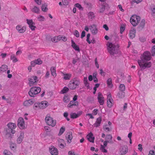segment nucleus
I'll list each match as a JSON object with an SVG mask.
<instances>
[{
  "mask_svg": "<svg viewBox=\"0 0 155 155\" xmlns=\"http://www.w3.org/2000/svg\"><path fill=\"white\" fill-rule=\"evenodd\" d=\"M69 155H76L74 151H69L68 152Z\"/></svg>",
  "mask_w": 155,
  "mask_h": 155,
  "instance_id": "nucleus-63",
  "label": "nucleus"
},
{
  "mask_svg": "<svg viewBox=\"0 0 155 155\" xmlns=\"http://www.w3.org/2000/svg\"><path fill=\"white\" fill-rule=\"evenodd\" d=\"M100 149L102 152L104 153L107 152V150L105 149V147L102 145H101Z\"/></svg>",
  "mask_w": 155,
  "mask_h": 155,
  "instance_id": "nucleus-44",
  "label": "nucleus"
},
{
  "mask_svg": "<svg viewBox=\"0 0 155 155\" xmlns=\"http://www.w3.org/2000/svg\"><path fill=\"white\" fill-rule=\"evenodd\" d=\"M30 9L31 11L33 12L36 14H38L39 13V8L36 6H34L33 7H31Z\"/></svg>",
  "mask_w": 155,
  "mask_h": 155,
  "instance_id": "nucleus-23",
  "label": "nucleus"
},
{
  "mask_svg": "<svg viewBox=\"0 0 155 155\" xmlns=\"http://www.w3.org/2000/svg\"><path fill=\"white\" fill-rule=\"evenodd\" d=\"M89 29L91 33L93 35H95L98 32V29L96 26L94 24L89 26Z\"/></svg>",
  "mask_w": 155,
  "mask_h": 155,
  "instance_id": "nucleus-8",
  "label": "nucleus"
},
{
  "mask_svg": "<svg viewBox=\"0 0 155 155\" xmlns=\"http://www.w3.org/2000/svg\"><path fill=\"white\" fill-rule=\"evenodd\" d=\"M74 36H75L77 38H78L79 37L80 35L78 31L75 30L74 32Z\"/></svg>",
  "mask_w": 155,
  "mask_h": 155,
  "instance_id": "nucleus-48",
  "label": "nucleus"
},
{
  "mask_svg": "<svg viewBox=\"0 0 155 155\" xmlns=\"http://www.w3.org/2000/svg\"><path fill=\"white\" fill-rule=\"evenodd\" d=\"M125 27L124 26H121L120 28V33L122 34L124 31L125 30Z\"/></svg>",
  "mask_w": 155,
  "mask_h": 155,
  "instance_id": "nucleus-54",
  "label": "nucleus"
},
{
  "mask_svg": "<svg viewBox=\"0 0 155 155\" xmlns=\"http://www.w3.org/2000/svg\"><path fill=\"white\" fill-rule=\"evenodd\" d=\"M78 101H71L68 105V107L69 108H71L73 106H78Z\"/></svg>",
  "mask_w": 155,
  "mask_h": 155,
  "instance_id": "nucleus-27",
  "label": "nucleus"
},
{
  "mask_svg": "<svg viewBox=\"0 0 155 155\" xmlns=\"http://www.w3.org/2000/svg\"><path fill=\"white\" fill-rule=\"evenodd\" d=\"M37 78L36 76H33L29 79V84L30 86L33 85L34 84L38 81Z\"/></svg>",
  "mask_w": 155,
  "mask_h": 155,
  "instance_id": "nucleus-12",
  "label": "nucleus"
},
{
  "mask_svg": "<svg viewBox=\"0 0 155 155\" xmlns=\"http://www.w3.org/2000/svg\"><path fill=\"white\" fill-rule=\"evenodd\" d=\"M8 69V67L7 65L4 64L2 65L0 68V72L3 73L5 72Z\"/></svg>",
  "mask_w": 155,
  "mask_h": 155,
  "instance_id": "nucleus-25",
  "label": "nucleus"
},
{
  "mask_svg": "<svg viewBox=\"0 0 155 155\" xmlns=\"http://www.w3.org/2000/svg\"><path fill=\"white\" fill-rule=\"evenodd\" d=\"M119 90L121 91H125V85L123 84H121L119 86Z\"/></svg>",
  "mask_w": 155,
  "mask_h": 155,
  "instance_id": "nucleus-40",
  "label": "nucleus"
},
{
  "mask_svg": "<svg viewBox=\"0 0 155 155\" xmlns=\"http://www.w3.org/2000/svg\"><path fill=\"white\" fill-rule=\"evenodd\" d=\"M128 151V149L126 145H124L121 147L120 152L121 155H123L127 153Z\"/></svg>",
  "mask_w": 155,
  "mask_h": 155,
  "instance_id": "nucleus-15",
  "label": "nucleus"
},
{
  "mask_svg": "<svg viewBox=\"0 0 155 155\" xmlns=\"http://www.w3.org/2000/svg\"><path fill=\"white\" fill-rule=\"evenodd\" d=\"M24 133L23 132H20V135L18 137L17 139V143L18 144L21 143L22 141L23 140L24 138Z\"/></svg>",
  "mask_w": 155,
  "mask_h": 155,
  "instance_id": "nucleus-13",
  "label": "nucleus"
},
{
  "mask_svg": "<svg viewBox=\"0 0 155 155\" xmlns=\"http://www.w3.org/2000/svg\"><path fill=\"white\" fill-rule=\"evenodd\" d=\"M71 46L72 48L76 51L78 52L80 51V49L79 46L76 45L73 40L71 41Z\"/></svg>",
  "mask_w": 155,
  "mask_h": 155,
  "instance_id": "nucleus-24",
  "label": "nucleus"
},
{
  "mask_svg": "<svg viewBox=\"0 0 155 155\" xmlns=\"http://www.w3.org/2000/svg\"><path fill=\"white\" fill-rule=\"evenodd\" d=\"M87 138L88 140L91 142H94V137L92 133H90L87 136Z\"/></svg>",
  "mask_w": 155,
  "mask_h": 155,
  "instance_id": "nucleus-20",
  "label": "nucleus"
},
{
  "mask_svg": "<svg viewBox=\"0 0 155 155\" xmlns=\"http://www.w3.org/2000/svg\"><path fill=\"white\" fill-rule=\"evenodd\" d=\"M75 6L78 8L79 9L81 10H83V7H82L81 6L79 3H76L75 5Z\"/></svg>",
  "mask_w": 155,
  "mask_h": 155,
  "instance_id": "nucleus-46",
  "label": "nucleus"
},
{
  "mask_svg": "<svg viewBox=\"0 0 155 155\" xmlns=\"http://www.w3.org/2000/svg\"><path fill=\"white\" fill-rule=\"evenodd\" d=\"M113 100H109L107 101V106L109 107H111L113 105Z\"/></svg>",
  "mask_w": 155,
  "mask_h": 155,
  "instance_id": "nucleus-36",
  "label": "nucleus"
},
{
  "mask_svg": "<svg viewBox=\"0 0 155 155\" xmlns=\"http://www.w3.org/2000/svg\"><path fill=\"white\" fill-rule=\"evenodd\" d=\"M101 121V118H97L96 122L94 124V126L95 127H97L100 125Z\"/></svg>",
  "mask_w": 155,
  "mask_h": 155,
  "instance_id": "nucleus-29",
  "label": "nucleus"
},
{
  "mask_svg": "<svg viewBox=\"0 0 155 155\" xmlns=\"http://www.w3.org/2000/svg\"><path fill=\"white\" fill-rule=\"evenodd\" d=\"M47 6V5L45 4H42L41 7L42 10L43 12H47L48 10Z\"/></svg>",
  "mask_w": 155,
  "mask_h": 155,
  "instance_id": "nucleus-35",
  "label": "nucleus"
},
{
  "mask_svg": "<svg viewBox=\"0 0 155 155\" xmlns=\"http://www.w3.org/2000/svg\"><path fill=\"white\" fill-rule=\"evenodd\" d=\"M16 29L20 33H24L26 30L25 27L23 26L22 27L20 25H18L16 27Z\"/></svg>",
  "mask_w": 155,
  "mask_h": 155,
  "instance_id": "nucleus-17",
  "label": "nucleus"
},
{
  "mask_svg": "<svg viewBox=\"0 0 155 155\" xmlns=\"http://www.w3.org/2000/svg\"><path fill=\"white\" fill-rule=\"evenodd\" d=\"M51 71L52 75L54 77H55L56 76L55 68L54 67H51Z\"/></svg>",
  "mask_w": 155,
  "mask_h": 155,
  "instance_id": "nucleus-32",
  "label": "nucleus"
},
{
  "mask_svg": "<svg viewBox=\"0 0 155 155\" xmlns=\"http://www.w3.org/2000/svg\"><path fill=\"white\" fill-rule=\"evenodd\" d=\"M97 99L100 105H103L104 104V98L102 94L99 92L97 96Z\"/></svg>",
  "mask_w": 155,
  "mask_h": 155,
  "instance_id": "nucleus-10",
  "label": "nucleus"
},
{
  "mask_svg": "<svg viewBox=\"0 0 155 155\" xmlns=\"http://www.w3.org/2000/svg\"><path fill=\"white\" fill-rule=\"evenodd\" d=\"M35 2L39 5H40L41 4V0H35Z\"/></svg>",
  "mask_w": 155,
  "mask_h": 155,
  "instance_id": "nucleus-61",
  "label": "nucleus"
},
{
  "mask_svg": "<svg viewBox=\"0 0 155 155\" xmlns=\"http://www.w3.org/2000/svg\"><path fill=\"white\" fill-rule=\"evenodd\" d=\"M82 112L80 111L77 114L76 113H71L70 114V117L71 118L74 119L78 117L82 114Z\"/></svg>",
  "mask_w": 155,
  "mask_h": 155,
  "instance_id": "nucleus-21",
  "label": "nucleus"
},
{
  "mask_svg": "<svg viewBox=\"0 0 155 155\" xmlns=\"http://www.w3.org/2000/svg\"><path fill=\"white\" fill-rule=\"evenodd\" d=\"M51 41L52 42H56L58 41L57 36L54 37L51 39Z\"/></svg>",
  "mask_w": 155,
  "mask_h": 155,
  "instance_id": "nucleus-51",
  "label": "nucleus"
},
{
  "mask_svg": "<svg viewBox=\"0 0 155 155\" xmlns=\"http://www.w3.org/2000/svg\"><path fill=\"white\" fill-rule=\"evenodd\" d=\"M11 59L12 61L14 63H15L18 61L16 57L14 55H11Z\"/></svg>",
  "mask_w": 155,
  "mask_h": 155,
  "instance_id": "nucleus-38",
  "label": "nucleus"
},
{
  "mask_svg": "<svg viewBox=\"0 0 155 155\" xmlns=\"http://www.w3.org/2000/svg\"><path fill=\"white\" fill-rule=\"evenodd\" d=\"M113 100L111 97V95L110 94H109L107 96V100Z\"/></svg>",
  "mask_w": 155,
  "mask_h": 155,
  "instance_id": "nucleus-62",
  "label": "nucleus"
},
{
  "mask_svg": "<svg viewBox=\"0 0 155 155\" xmlns=\"http://www.w3.org/2000/svg\"><path fill=\"white\" fill-rule=\"evenodd\" d=\"M105 9V7L104 5H102L101 7L100 8L99 11L100 13H103Z\"/></svg>",
  "mask_w": 155,
  "mask_h": 155,
  "instance_id": "nucleus-45",
  "label": "nucleus"
},
{
  "mask_svg": "<svg viewBox=\"0 0 155 155\" xmlns=\"http://www.w3.org/2000/svg\"><path fill=\"white\" fill-rule=\"evenodd\" d=\"M7 126L8 128L10 129H15L16 127V124L13 123H8Z\"/></svg>",
  "mask_w": 155,
  "mask_h": 155,
  "instance_id": "nucleus-26",
  "label": "nucleus"
},
{
  "mask_svg": "<svg viewBox=\"0 0 155 155\" xmlns=\"http://www.w3.org/2000/svg\"><path fill=\"white\" fill-rule=\"evenodd\" d=\"M151 54L148 51H145L141 58V60H138V62L142 69H144L147 68H149L151 66L150 62H147L151 59Z\"/></svg>",
  "mask_w": 155,
  "mask_h": 155,
  "instance_id": "nucleus-1",
  "label": "nucleus"
},
{
  "mask_svg": "<svg viewBox=\"0 0 155 155\" xmlns=\"http://www.w3.org/2000/svg\"><path fill=\"white\" fill-rule=\"evenodd\" d=\"M10 147L11 150H15L16 149V144L15 143L10 142Z\"/></svg>",
  "mask_w": 155,
  "mask_h": 155,
  "instance_id": "nucleus-31",
  "label": "nucleus"
},
{
  "mask_svg": "<svg viewBox=\"0 0 155 155\" xmlns=\"http://www.w3.org/2000/svg\"><path fill=\"white\" fill-rule=\"evenodd\" d=\"M124 93L123 92H120L117 94V97L120 98H123L124 97Z\"/></svg>",
  "mask_w": 155,
  "mask_h": 155,
  "instance_id": "nucleus-41",
  "label": "nucleus"
},
{
  "mask_svg": "<svg viewBox=\"0 0 155 155\" xmlns=\"http://www.w3.org/2000/svg\"><path fill=\"white\" fill-rule=\"evenodd\" d=\"M18 127L21 129L25 128V122L24 119L21 117H20L18 121Z\"/></svg>",
  "mask_w": 155,
  "mask_h": 155,
  "instance_id": "nucleus-7",
  "label": "nucleus"
},
{
  "mask_svg": "<svg viewBox=\"0 0 155 155\" xmlns=\"http://www.w3.org/2000/svg\"><path fill=\"white\" fill-rule=\"evenodd\" d=\"M35 61L36 64H41L42 63V61L40 59L35 60Z\"/></svg>",
  "mask_w": 155,
  "mask_h": 155,
  "instance_id": "nucleus-47",
  "label": "nucleus"
},
{
  "mask_svg": "<svg viewBox=\"0 0 155 155\" xmlns=\"http://www.w3.org/2000/svg\"><path fill=\"white\" fill-rule=\"evenodd\" d=\"M140 20V18L139 16L136 15L132 16L130 19V21L131 24L134 26H136L139 23Z\"/></svg>",
  "mask_w": 155,
  "mask_h": 155,
  "instance_id": "nucleus-6",
  "label": "nucleus"
},
{
  "mask_svg": "<svg viewBox=\"0 0 155 155\" xmlns=\"http://www.w3.org/2000/svg\"><path fill=\"white\" fill-rule=\"evenodd\" d=\"M37 18L38 21H44L45 19V18L43 16L41 15L38 16L37 17Z\"/></svg>",
  "mask_w": 155,
  "mask_h": 155,
  "instance_id": "nucleus-42",
  "label": "nucleus"
},
{
  "mask_svg": "<svg viewBox=\"0 0 155 155\" xmlns=\"http://www.w3.org/2000/svg\"><path fill=\"white\" fill-rule=\"evenodd\" d=\"M45 120L46 123L49 126L54 127L56 125V120H53V118L51 117L50 114H49L46 115Z\"/></svg>",
  "mask_w": 155,
  "mask_h": 155,
  "instance_id": "nucleus-4",
  "label": "nucleus"
},
{
  "mask_svg": "<svg viewBox=\"0 0 155 155\" xmlns=\"http://www.w3.org/2000/svg\"><path fill=\"white\" fill-rule=\"evenodd\" d=\"M69 90V89L68 87H64L62 90L61 91L60 93L62 94H64L66 93Z\"/></svg>",
  "mask_w": 155,
  "mask_h": 155,
  "instance_id": "nucleus-34",
  "label": "nucleus"
},
{
  "mask_svg": "<svg viewBox=\"0 0 155 155\" xmlns=\"http://www.w3.org/2000/svg\"><path fill=\"white\" fill-rule=\"evenodd\" d=\"M148 155H155V152L153 150H150L149 151Z\"/></svg>",
  "mask_w": 155,
  "mask_h": 155,
  "instance_id": "nucleus-56",
  "label": "nucleus"
},
{
  "mask_svg": "<svg viewBox=\"0 0 155 155\" xmlns=\"http://www.w3.org/2000/svg\"><path fill=\"white\" fill-rule=\"evenodd\" d=\"M136 30L134 28H132L130 31L129 36L130 38H133L135 36Z\"/></svg>",
  "mask_w": 155,
  "mask_h": 155,
  "instance_id": "nucleus-22",
  "label": "nucleus"
},
{
  "mask_svg": "<svg viewBox=\"0 0 155 155\" xmlns=\"http://www.w3.org/2000/svg\"><path fill=\"white\" fill-rule=\"evenodd\" d=\"M49 151L52 155H58V150L57 148L53 146H51L49 148Z\"/></svg>",
  "mask_w": 155,
  "mask_h": 155,
  "instance_id": "nucleus-9",
  "label": "nucleus"
},
{
  "mask_svg": "<svg viewBox=\"0 0 155 155\" xmlns=\"http://www.w3.org/2000/svg\"><path fill=\"white\" fill-rule=\"evenodd\" d=\"M38 105L40 108L44 109L48 106V102L47 101H44L39 103Z\"/></svg>",
  "mask_w": 155,
  "mask_h": 155,
  "instance_id": "nucleus-16",
  "label": "nucleus"
},
{
  "mask_svg": "<svg viewBox=\"0 0 155 155\" xmlns=\"http://www.w3.org/2000/svg\"><path fill=\"white\" fill-rule=\"evenodd\" d=\"M3 154L4 155H13V154L12 153L6 150H4L3 151Z\"/></svg>",
  "mask_w": 155,
  "mask_h": 155,
  "instance_id": "nucleus-39",
  "label": "nucleus"
},
{
  "mask_svg": "<svg viewBox=\"0 0 155 155\" xmlns=\"http://www.w3.org/2000/svg\"><path fill=\"white\" fill-rule=\"evenodd\" d=\"M98 110L97 109H94L92 112V114L94 115H96L97 114Z\"/></svg>",
  "mask_w": 155,
  "mask_h": 155,
  "instance_id": "nucleus-55",
  "label": "nucleus"
},
{
  "mask_svg": "<svg viewBox=\"0 0 155 155\" xmlns=\"http://www.w3.org/2000/svg\"><path fill=\"white\" fill-rule=\"evenodd\" d=\"M107 45L108 52L111 55H114L118 53V46L111 42H108Z\"/></svg>",
  "mask_w": 155,
  "mask_h": 155,
  "instance_id": "nucleus-2",
  "label": "nucleus"
},
{
  "mask_svg": "<svg viewBox=\"0 0 155 155\" xmlns=\"http://www.w3.org/2000/svg\"><path fill=\"white\" fill-rule=\"evenodd\" d=\"M41 88L40 87H32L28 92L29 96L31 97H34L41 91Z\"/></svg>",
  "mask_w": 155,
  "mask_h": 155,
  "instance_id": "nucleus-5",
  "label": "nucleus"
},
{
  "mask_svg": "<svg viewBox=\"0 0 155 155\" xmlns=\"http://www.w3.org/2000/svg\"><path fill=\"white\" fill-rule=\"evenodd\" d=\"M103 129L105 131H109L110 129L109 127H108L107 125H106L104 126Z\"/></svg>",
  "mask_w": 155,
  "mask_h": 155,
  "instance_id": "nucleus-52",
  "label": "nucleus"
},
{
  "mask_svg": "<svg viewBox=\"0 0 155 155\" xmlns=\"http://www.w3.org/2000/svg\"><path fill=\"white\" fill-rule=\"evenodd\" d=\"M36 64L35 60L31 62V65L32 67L35 66Z\"/></svg>",
  "mask_w": 155,
  "mask_h": 155,
  "instance_id": "nucleus-60",
  "label": "nucleus"
},
{
  "mask_svg": "<svg viewBox=\"0 0 155 155\" xmlns=\"http://www.w3.org/2000/svg\"><path fill=\"white\" fill-rule=\"evenodd\" d=\"M88 16L89 18L92 19L95 18V15L93 12H90L88 14Z\"/></svg>",
  "mask_w": 155,
  "mask_h": 155,
  "instance_id": "nucleus-33",
  "label": "nucleus"
},
{
  "mask_svg": "<svg viewBox=\"0 0 155 155\" xmlns=\"http://www.w3.org/2000/svg\"><path fill=\"white\" fill-rule=\"evenodd\" d=\"M107 83L109 87L111 88L112 87L113 85L112 83V80L111 78L108 79L107 81Z\"/></svg>",
  "mask_w": 155,
  "mask_h": 155,
  "instance_id": "nucleus-37",
  "label": "nucleus"
},
{
  "mask_svg": "<svg viewBox=\"0 0 155 155\" xmlns=\"http://www.w3.org/2000/svg\"><path fill=\"white\" fill-rule=\"evenodd\" d=\"M63 5H67L68 4V2L67 0H62Z\"/></svg>",
  "mask_w": 155,
  "mask_h": 155,
  "instance_id": "nucleus-59",
  "label": "nucleus"
},
{
  "mask_svg": "<svg viewBox=\"0 0 155 155\" xmlns=\"http://www.w3.org/2000/svg\"><path fill=\"white\" fill-rule=\"evenodd\" d=\"M65 130V129L64 127H61L60 129L59 132L58 134V135L59 136L61 135L64 133Z\"/></svg>",
  "mask_w": 155,
  "mask_h": 155,
  "instance_id": "nucleus-43",
  "label": "nucleus"
},
{
  "mask_svg": "<svg viewBox=\"0 0 155 155\" xmlns=\"http://www.w3.org/2000/svg\"><path fill=\"white\" fill-rule=\"evenodd\" d=\"M151 53L152 55H154L155 54V45L152 48Z\"/></svg>",
  "mask_w": 155,
  "mask_h": 155,
  "instance_id": "nucleus-53",
  "label": "nucleus"
},
{
  "mask_svg": "<svg viewBox=\"0 0 155 155\" xmlns=\"http://www.w3.org/2000/svg\"><path fill=\"white\" fill-rule=\"evenodd\" d=\"M145 24V21L144 20H142L141 21L140 23V27L143 28Z\"/></svg>",
  "mask_w": 155,
  "mask_h": 155,
  "instance_id": "nucleus-50",
  "label": "nucleus"
},
{
  "mask_svg": "<svg viewBox=\"0 0 155 155\" xmlns=\"http://www.w3.org/2000/svg\"><path fill=\"white\" fill-rule=\"evenodd\" d=\"M80 83V82L79 79L74 78L70 81L68 86L70 89L73 90L75 89Z\"/></svg>",
  "mask_w": 155,
  "mask_h": 155,
  "instance_id": "nucleus-3",
  "label": "nucleus"
},
{
  "mask_svg": "<svg viewBox=\"0 0 155 155\" xmlns=\"http://www.w3.org/2000/svg\"><path fill=\"white\" fill-rule=\"evenodd\" d=\"M85 32L84 31H83L82 32L81 38H82L84 37L85 36Z\"/></svg>",
  "mask_w": 155,
  "mask_h": 155,
  "instance_id": "nucleus-64",
  "label": "nucleus"
},
{
  "mask_svg": "<svg viewBox=\"0 0 155 155\" xmlns=\"http://www.w3.org/2000/svg\"><path fill=\"white\" fill-rule=\"evenodd\" d=\"M112 136L110 134H108L106 135L105 138V140L110 143H112Z\"/></svg>",
  "mask_w": 155,
  "mask_h": 155,
  "instance_id": "nucleus-28",
  "label": "nucleus"
},
{
  "mask_svg": "<svg viewBox=\"0 0 155 155\" xmlns=\"http://www.w3.org/2000/svg\"><path fill=\"white\" fill-rule=\"evenodd\" d=\"M26 21L31 29L32 31L34 30L36 27L34 26L35 23L33 22L32 20L27 19Z\"/></svg>",
  "mask_w": 155,
  "mask_h": 155,
  "instance_id": "nucleus-11",
  "label": "nucleus"
},
{
  "mask_svg": "<svg viewBox=\"0 0 155 155\" xmlns=\"http://www.w3.org/2000/svg\"><path fill=\"white\" fill-rule=\"evenodd\" d=\"M138 149L139 150H140V151H141L143 150L142 145L140 144H139L138 145Z\"/></svg>",
  "mask_w": 155,
  "mask_h": 155,
  "instance_id": "nucleus-57",
  "label": "nucleus"
},
{
  "mask_svg": "<svg viewBox=\"0 0 155 155\" xmlns=\"http://www.w3.org/2000/svg\"><path fill=\"white\" fill-rule=\"evenodd\" d=\"M63 79L65 80H69L70 79L72 76V74L70 73H66L61 72Z\"/></svg>",
  "mask_w": 155,
  "mask_h": 155,
  "instance_id": "nucleus-14",
  "label": "nucleus"
},
{
  "mask_svg": "<svg viewBox=\"0 0 155 155\" xmlns=\"http://www.w3.org/2000/svg\"><path fill=\"white\" fill-rule=\"evenodd\" d=\"M63 100L64 101L65 103H68L70 101L69 99L68 98V97L67 96H64V97Z\"/></svg>",
  "mask_w": 155,
  "mask_h": 155,
  "instance_id": "nucleus-49",
  "label": "nucleus"
},
{
  "mask_svg": "<svg viewBox=\"0 0 155 155\" xmlns=\"http://www.w3.org/2000/svg\"><path fill=\"white\" fill-rule=\"evenodd\" d=\"M68 115V113L67 112H65L64 113V116L66 118L68 121H69L70 119L67 117Z\"/></svg>",
  "mask_w": 155,
  "mask_h": 155,
  "instance_id": "nucleus-58",
  "label": "nucleus"
},
{
  "mask_svg": "<svg viewBox=\"0 0 155 155\" xmlns=\"http://www.w3.org/2000/svg\"><path fill=\"white\" fill-rule=\"evenodd\" d=\"M72 138V133L71 132L67 133L66 135V139L67 140V142L69 143L71 142Z\"/></svg>",
  "mask_w": 155,
  "mask_h": 155,
  "instance_id": "nucleus-18",
  "label": "nucleus"
},
{
  "mask_svg": "<svg viewBox=\"0 0 155 155\" xmlns=\"http://www.w3.org/2000/svg\"><path fill=\"white\" fill-rule=\"evenodd\" d=\"M34 102L31 99H30L25 101L23 103L24 106L26 107L30 106L33 104Z\"/></svg>",
  "mask_w": 155,
  "mask_h": 155,
  "instance_id": "nucleus-19",
  "label": "nucleus"
},
{
  "mask_svg": "<svg viewBox=\"0 0 155 155\" xmlns=\"http://www.w3.org/2000/svg\"><path fill=\"white\" fill-rule=\"evenodd\" d=\"M84 82L85 86L88 88H89L90 87L89 83L88 82L87 78L86 77H84Z\"/></svg>",
  "mask_w": 155,
  "mask_h": 155,
  "instance_id": "nucleus-30",
  "label": "nucleus"
}]
</instances>
